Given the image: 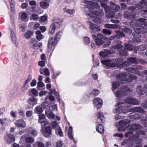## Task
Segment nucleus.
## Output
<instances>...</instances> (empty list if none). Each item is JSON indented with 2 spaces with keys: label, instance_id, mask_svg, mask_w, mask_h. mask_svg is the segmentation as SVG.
<instances>
[{
  "label": "nucleus",
  "instance_id": "nucleus-3",
  "mask_svg": "<svg viewBox=\"0 0 147 147\" xmlns=\"http://www.w3.org/2000/svg\"><path fill=\"white\" fill-rule=\"evenodd\" d=\"M127 76V74L125 72L121 73L118 74L117 76V80L119 81V82L115 81L112 84L113 88L112 90L114 91L118 87L120 84L122 85L123 82L131 81V80L136 79V78L134 75L132 74L130 75L129 77V79H128L125 78Z\"/></svg>",
  "mask_w": 147,
  "mask_h": 147
},
{
  "label": "nucleus",
  "instance_id": "nucleus-25",
  "mask_svg": "<svg viewBox=\"0 0 147 147\" xmlns=\"http://www.w3.org/2000/svg\"><path fill=\"white\" fill-rule=\"evenodd\" d=\"M131 111H136L140 113L144 112V110L142 108L138 107L133 108L129 109V112Z\"/></svg>",
  "mask_w": 147,
  "mask_h": 147
},
{
  "label": "nucleus",
  "instance_id": "nucleus-49",
  "mask_svg": "<svg viewBox=\"0 0 147 147\" xmlns=\"http://www.w3.org/2000/svg\"><path fill=\"white\" fill-rule=\"evenodd\" d=\"M32 94L35 96H37L38 95V91L35 88H32L30 90Z\"/></svg>",
  "mask_w": 147,
  "mask_h": 147
},
{
  "label": "nucleus",
  "instance_id": "nucleus-39",
  "mask_svg": "<svg viewBox=\"0 0 147 147\" xmlns=\"http://www.w3.org/2000/svg\"><path fill=\"white\" fill-rule=\"evenodd\" d=\"M125 48L126 50H131L133 49V47L130 44H125Z\"/></svg>",
  "mask_w": 147,
  "mask_h": 147
},
{
  "label": "nucleus",
  "instance_id": "nucleus-32",
  "mask_svg": "<svg viewBox=\"0 0 147 147\" xmlns=\"http://www.w3.org/2000/svg\"><path fill=\"white\" fill-rule=\"evenodd\" d=\"M40 6L43 9H46L49 6V3L47 2H41L40 3Z\"/></svg>",
  "mask_w": 147,
  "mask_h": 147
},
{
  "label": "nucleus",
  "instance_id": "nucleus-16",
  "mask_svg": "<svg viewBox=\"0 0 147 147\" xmlns=\"http://www.w3.org/2000/svg\"><path fill=\"white\" fill-rule=\"evenodd\" d=\"M14 124L16 126L22 128L25 127L26 125L25 122L22 119L16 120Z\"/></svg>",
  "mask_w": 147,
  "mask_h": 147
},
{
  "label": "nucleus",
  "instance_id": "nucleus-17",
  "mask_svg": "<svg viewBox=\"0 0 147 147\" xmlns=\"http://www.w3.org/2000/svg\"><path fill=\"white\" fill-rule=\"evenodd\" d=\"M18 18L22 21L25 22L28 20V15L24 12H20L19 13Z\"/></svg>",
  "mask_w": 147,
  "mask_h": 147
},
{
  "label": "nucleus",
  "instance_id": "nucleus-56",
  "mask_svg": "<svg viewBox=\"0 0 147 147\" xmlns=\"http://www.w3.org/2000/svg\"><path fill=\"white\" fill-rule=\"evenodd\" d=\"M44 84L41 81H39L37 84V88L38 89L39 88L43 87L44 86Z\"/></svg>",
  "mask_w": 147,
  "mask_h": 147
},
{
  "label": "nucleus",
  "instance_id": "nucleus-37",
  "mask_svg": "<svg viewBox=\"0 0 147 147\" xmlns=\"http://www.w3.org/2000/svg\"><path fill=\"white\" fill-rule=\"evenodd\" d=\"M33 32L31 31H27L24 34V36L26 39L30 38L32 36Z\"/></svg>",
  "mask_w": 147,
  "mask_h": 147
},
{
  "label": "nucleus",
  "instance_id": "nucleus-13",
  "mask_svg": "<svg viewBox=\"0 0 147 147\" xmlns=\"http://www.w3.org/2000/svg\"><path fill=\"white\" fill-rule=\"evenodd\" d=\"M4 140L7 144H10L14 141L15 138L14 136L11 134H7L4 136Z\"/></svg>",
  "mask_w": 147,
  "mask_h": 147
},
{
  "label": "nucleus",
  "instance_id": "nucleus-59",
  "mask_svg": "<svg viewBox=\"0 0 147 147\" xmlns=\"http://www.w3.org/2000/svg\"><path fill=\"white\" fill-rule=\"evenodd\" d=\"M29 88V86L28 84H24L22 87V90L24 91L27 90Z\"/></svg>",
  "mask_w": 147,
  "mask_h": 147
},
{
  "label": "nucleus",
  "instance_id": "nucleus-15",
  "mask_svg": "<svg viewBox=\"0 0 147 147\" xmlns=\"http://www.w3.org/2000/svg\"><path fill=\"white\" fill-rule=\"evenodd\" d=\"M102 104V101L100 98H96L93 100V104L94 107H96L98 109L100 108Z\"/></svg>",
  "mask_w": 147,
  "mask_h": 147
},
{
  "label": "nucleus",
  "instance_id": "nucleus-24",
  "mask_svg": "<svg viewBox=\"0 0 147 147\" xmlns=\"http://www.w3.org/2000/svg\"><path fill=\"white\" fill-rule=\"evenodd\" d=\"M27 130L28 131V133L30 134L32 136L35 137L36 136L37 131L34 129L30 127Z\"/></svg>",
  "mask_w": 147,
  "mask_h": 147
},
{
  "label": "nucleus",
  "instance_id": "nucleus-22",
  "mask_svg": "<svg viewBox=\"0 0 147 147\" xmlns=\"http://www.w3.org/2000/svg\"><path fill=\"white\" fill-rule=\"evenodd\" d=\"M97 122L98 123L100 122H103L105 121L104 117L102 113L100 112H98L97 115Z\"/></svg>",
  "mask_w": 147,
  "mask_h": 147
},
{
  "label": "nucleus",
  "instance_id": "nucleus-19",
  "mask_svg": "<svg viewBox=\"0 0 147 147\" xmlns=\"http://www.w3.org/2000/svg\"><path fill=\"white\" fill-rule=\"evenodd\" d=\"M88 24L89 25V28L91 29L92 31L95 32H96L100 30L98 26L94 25L92 23L90 22H88Z\"/></svg>",
  "mask_w": 147,
  "mask_h": 147
},
{
  "label": "nucleus",
  "instance_id": "nucleus-44",
  "mask_svg": "<svg viewBox=\"0 0 147 147\" xmlns=\"http://www.w3.org/2000/svg\"><path fill=\"white\" fill-rule=\"evenodd\" d=\"M62 33L61 32H57L56 34L55 37V38L58 41L61 36Z\"/></svg>",
  "mask_w": 147,
  "mask_h": 147
},
{
  "label": "nucleus",
  "instance_id": "nucleus-58",
  "mask_svg": "<svg viewBox=\"0 0 147 147\" xmlns=\"http://www.w3.org/2000/svg\"><path fill=\"white\" fill-rule=\"evenodd\" d=\"M52 126L55 129V128H57V127H59L58 125V124L55 121L53 122L52 123Z\"/></svg>",
  "mask_w": 147,
  "mask_h": 147
},
{
  "label": "nucleus",
  "instance_id": "nucleus-20",
  "mask_svg": "<svg viewBox=\"0 0 147 147\" xmlns=\"http://www.w3.org/2000/svg\"><path fill=\"white\" fill-rule=\"evenodd\" d=\"M133 133L131 131L127 132L125 134V136L126 137H129V140H135L136 139L138 138L139 137V136L138 135H137V136L134 135L133 136Z\"/></svg>",
  "mask_w": 147,
  "mask_h": 147
},
{
  "label": "nucleus",
  "instance_id": "nucleus-12",
  "mask_svg": "<svg viewBox=\"0 0 147 147\" xmlns=\"http://www.w3.org/2000/svg\"><path fill=\"white\" fill-rule=\"evenodd\" d=\"M57 43V41L55 38L53 39L52 38H51L48 41V48L50 49L54 50V47Z\"/></svg>",
  "mask_w": 147,
  "mask_h": 147
},
{
  "label": "nucleus",
  "instance_id": "nucleus-5",
  "mask_svg": "<svg viewBox=\"0 0 147 147\" xmlns=\"http://www.w3.org/2000/svg\"><path fill=\"white\" fill-rule=\"evenodd\" d=\"M54 22L52 23L49 28V32L52 34L54 33L56 28H59L60 24L63 21L61 19L57 18L54 19Z\"/></svg>",
  "mask_w": 147,
  "mask_h": 147
},
{
  "label": "nucleus",
  "instance_id": "nucleus-51",
  "mask_svg": "<svg viewBox=\"0 0 147 147\" xmlns=\"http://www.w3.org/2000/svg\"><path fill=\"white\" fill-rule=\"evenodd\" d=\"M29 4L30 5L33 6L32 7V8H34L36 6V2L35 1L32 0L29 2Z\"/></svg>",
  "mask_w": 147,
  "mask_h": 147
},
{
  "label": "nucleus",
  "instance_id": "nucleus-55",
  "mask_svg": "<svg viewBox=\"0 0 147 147\" xmlns=\"http://www.w3.org/2000/svg\"><path fill=\"white\" fill-rule=\"evenodd\" d=\"M38 16L36 14H33L32 15L31 18L30 20H36L38 19Z\"/></svg>",
  "mask_w": 147,
  "mask_h": 147
},
{
  "label": "nucleus",
  "instance_id": "nucleus-10",
  "mask_svg": "<svg viewBox=\"0 0 147 147\" xmlns=\"http://www.w3.org/2000/svg\"><path fill=\"white\" fill-rule=\"evenodd\" d=\"M123 47V45H121L119 43L117 45L115 46H113L112 47V51H113V49L115 50H117L120 54L121 56H126L127 54V52L126 51H121V49Z\"/></svg>",
  "mask_w": 147,
  "mask_h": 147
},
{
  "label": "nucleus",
  "instance_id": "nucleus-2",
  "mask_svg": "<svg viewBox=\"0 0 147 147\" xmlns=\"http://www.w3.org/2000/svg\"><path fill=\"white\" fill-rule=\"evenodd\" d=\"M130 122V121L128 119L122 120L119 122L116 123V125L118 127V130L120 132L124 131L127 128L131 131L141 128V126L138 124H133L129 126V123Z\"/></svg>",
  "mask_w": 147,
  "mask_h": 147
},
{
  "label": "nucleus",
  "instance_id": "nucleus-54",
  "mask_svg": "<svg viewBox=\"0 0 147 147\" xmlns=\"http://www.w3.org/2000/svg\"><path fill=\"white\" fill-rule=\"evenodd\" d=\"M146 45H143L140 46L139 47H138V50L140 51H142L145 50L146 48Z\"/></svg>",
  "mask_w": 147,
  "mask_h": 147
},
{
  "label": "nucleus",
  "instance_id": "nucleus-63",
  "mask_svg": "<svg viewBox=\"0 0 147 147\" xmlns=\"http://www.w3.org/2000/svg\"><path fill=\"white\" fill-rule=\"evenodd\" d=\"M38 65L42 67L45 66V61H40L38 63Z\"/></svg>",
  "mask_w": 147,
  "mask_h": 147
},
{
  "label": "nucleus",
  "instance_id": "nucleus-28",
  "mask_svg": "<svg viewBox=\"0 0 147 147\" xmlns=\"http://www.w3.org/2000/svg\"><path fill=\"white\" fill-rule=\"evenodd\" d=\"M55 133L57 135L61 137H62L63 136V133L60 127H57V128H55Z\"/></svg>",
  "mask_w": 147,
  "mask_h": 147
},
{
  "label": "nucleus",
  "instance_id": "nucleus-64",
  "mask_svg": "<svg viewBox=\"0 0 147 147\" xmlns=\"http://www.w3.org/2000/svg\"><path fill=\"white\" fill-rule=\"evenodd\" d=\"M63 146L62 142L59 140L57 142L56 145V147H61Z\"/></svg>",
  "mask_w": 147,
  "mask_h": 147
},
{
  "label": "nucleus",
  "instance_id": "nucleus-38",
  "mask_svg": "<svg viewBox=\"0 0 147 147\" xmlns=\"http://www.w3.org/2000/svg\"><path fill=\"white\" fill-rule=\"evenodd\" d=\"M105 27L106 28L114 29L117 27V24H106L105 25Z\"/></svg>",
  "mask_w": 147,
  "mask_h": 147
},
{
  "label": "nucleus",
  "instance_id": "nucleus-48",
  "mask_svg": "<svg viewBox=\"0 0 147 147\" xmlns=\"http://www.w3.org/2000/svg\"><path fill=\"white\" fill-rule=\"evenodd\" d=\"M41 105L44 108L49 109L50 107V105L46 102H44L41 104Z\"/></svg>",
  "mask_w": 147,
  "mask_h": 147
},
{
  "label": "nucleus",
  "instance_id": "nucleus-45",
  "mask_svg": "<svg viewBox=\"0 0 147 147\" xmlns=\"http://www.w3.org/2000/svg\"><path fill=\"white\" fill-rule=\"evenodd\" d=\"M46 86L47 89L50 91V93H52L55 92V89H51V85L50 84H47L46 85Z\"/></svg>",
  "mask_w": 147,
  "mask_h": 147
},
{
  "label": "nucleus",
  "instance_id": "nucleus-36",
  "mask_svg": "<svg viewBox=\"0 0 147 147\" xmlns=\"http://www.w3.org/2000/svg\"><path fill=\"white\" fill-rule=\"evenodd\" d=\"M124 16L125 18L129 19H131L134 18V16L132 13L128 12L125 13Z\"/></svg>",
  "mask_w": 147,
  "mask_h": 147
},
{
  "label": "nucleus",
  "instance_id": "nucleus-47",
  "mask_svg": "<svg viewBox=\"0 0 147 147\" xmlns=\"http://www.w3.org/2000/svg\"><path fill=\"white\" fill-rule=\"evenodd\" d=\"M125 34L121 32L120 31H118L116 34L115 35V37L116 38H119L121 37L124 36Z\"/></svg>",
  "mask_w": 147,
  "mask_h": 147
},
{
  "label": "nucleus",
  "instance_id": "nucleus-27",
  "mask_svg": "<svg viewBox=\"0 0 147 147\" xmlns=\"http://www.w3.org/2000/svg\"><path fill=\"white\" fill-rule=\"evenodd\" d=\"M32 51L33 52L32 55H36L37 53V51L36 50L38 49L39 48L37 45L36 44H33L32 46Z\"/></svg>",
  "mask_w": 147,
  "mask_h": 147
},
{
  "label": "nucleus",
  "instance_id": "nucleus-8",
  "mask_svg": "<svg viewBox=\"0 0 147 147\" xmlns=\"http://www.w3.org/2000/svg\"><path fill=\"white\" fill-rule=\"evenodd\" d=\"M92 37L95 40L96 44L97 46L101 45L105 42L104 40L105 38L103 35L100 33L97 34V36L92 35Z\"/></svg>",
  "mask_w": 147,
  "mask_h": 147
},
{
  "label": "nucleus",
  "instance_id": "nucleus-34",
  "mask_svg": "<svg viewBox=\"0 0 147 147\" xmlns=\"http://www.w3.org/2000/svg\"><path fill=\"white\" fill-rule=\"evenodd\" d=\"M109 53L108 50H105L104 51L100 52L99 53V55L101 57H106L108 55Z\"/></svg>",
  "mask_w": 147,
  "mask_h": 147
},
{
  "label": "nucleus",
  "instance_id": "nucleus-4",
  "mask_svg": "<svg viewBox=\"0 0 147 147\" xmlns=\"http://www.w3.org/2000/svg\"><path fill=\"white\" fill-rule=\"evenodd\" d=\"M145 21V20L144 19L141 18L138 19L136 22L137 24H135V26L139 28H134V30L136 32L133 33V35L134 38V41L136 42H139L141 41V40L140 39L141 35L139 34L138 33H142L143 32H141V31L143 29V28H139V27H141L142 24L144 23Z\"/></svg>",
  "mask_w": 147,
  "mask_h": 147
},
{
  "label": "nucleus",
  "instance_id": "nucleus-26",
  "mask_svg": "<svg viewBox=\"0 0 147 147\" xmlns=\"http://www.w3.org/2000/svg\"><path fill=\"white\" fill-rule=\"evenodd\" d=\"M96 129L98 132L102 134L104 133L103 126L102 124H98L96 126Z\"/></svg>",
  "mask_w": 147,
  "mask_h": 147
},
{
  "label": "nucleus",
  "instance_id": "nucleus-41",
  "mask_svg": "<svg viewBox=\"0 0 147 147\" xmlns=\"http://www.w3.org/2000/svg\"><path fill=\"white\" fill-rule=\"evenodd\" d=\"M26 142L29 143H32L34 142V138L30 137H27L25 140Z\"/></svg>",
  "mask_w": 147,
  "mask_h": 147
},
{
  "label": "nucleus",
  "instance_id": "nucleus-52",
  "mask_svg": "<svg viewBox=\"0 0 147 147\" xmlns=\"http://www.w3.org/2000/svg\"><path fill=\"white\" fill-rule=\"evenodd\" d=\"M99 93V90H93L91 92V94L93 96H96Z\"/></svg>",
  "mask_w": 147,
  "mask_h": 147
},
{
  "label": "nucleus",
  "instance_id": "nucleus-33",
  "mask_svg": "<svg viewBox=\"0 0 147 147\" xmlns=\"http://www.w3.org/2000/svg\"><path fill=\"white\" fill-rule=\"evenodd\" d=\"M42 109L41 107L37 106L35 108L34 111L36 113L40 114L42 112Z\"/></svg>",
  "mask_w": 147,
  "mask_h": 147
},
{
  "label": "nucleus",
  "instance_id": "nucleus-6",
  "mask_svg": "<svg viewBox=\"0 0 147 147\" xmlns=\"http://www.w3.org/2000/svg\"><path fill=\"white\" fill-rule=\"evenodd\" d=\"M101 63L107 68L113 67L116 66L118 63L115 59H107L101 61Z\"/></svg>",
  "mask_w": 147,
  "mask_h": 147
},
{
  "label": "nucleus",
  "instance_id": "nucleus-43",
  "mask_svg": "<svg viewBox=\"0 0 147 147\" xmlns=\"http://www.w3.org/2000/svg\"><path fill=\"white\" fill-rule=\"evenodd\" d=\"M136 91L138 94L141 95L143 94V92L141 86H137L136 88Z\"/></svg>",
  "mask_w": 147,
  "mask_h": 147
},
{
  "label": "nucleus",
  "instance_id": "nucleus-14",
  "mask_svg": "<svg viewBox=\"0 0 147 147\" xmlns=\"http://www.w3.org/2000/svg\"><path fill=\"white\" fill-rule=\"evenodd\" d=\"M126 107H123L122 106H119V107L115 109V113H118L119 112H123V114H125L126 113L129 112V109L127 108L129 107L130 106L127 105Z\"/></svg>",
  "mask_w": 147,
  "mask_h": 147
},
{
  "label": "nucleus",
  "instance_id": "nucleus-46",
  "mask_svg": "<svg viewBox=\"0 0 147 147\" xmlns=\"http://www.w3.org/2000/svg\"><path fill=\"white\" fill-rule=\"evenodd\" d=\"M64 11L69 14H73L75 12V10L73 9H67L66 8H65L64 9Z\"/></svg>",
  "mask_w": 147,
  "mask_h": 147
},
{
  "label": "nucleus",
  "instance_id": "nucleus-18",
  "mask_svg": "<svg viewBox=\"0 0 147 147\" xmlns=\"http://www.w3.org/2000/svg\"><path fill=\"white\" fill-rule=\"evenodd\" d=\"M125 102L129 104L137 105L139 104L138 101L136 99L129 97L126 98L124 100Z\"/></svg>",
  "mask_w": 147,
  "mask_h": 147
},
{
  "label": "nucleus",
  "instance_id": "nucleus-42",
  "mask_svg": "<svg viewBox=\"0 0 147 147\" xmlns=\"http://www.w3.org/2000/svg\"><path fill=\"white\" fill-rule=\"evenodd\" d=\"M111 8L115 12H117L120 9L119 6L114 4H113V5L112 6Z\"/></svg>",
  "mask_w": 147,
  "mask_h": 147
},
{
  "label": "nucleus",
  "instance_id": "nucleus-35",
  "mask_svg": "<svg viewBox=\"0 0 147 147\" xmlns=\"http://www.w3.org/2000/svg\"><path fill=\"white\" fill-rule=\"evenodd\" d=\"M121 29L122 31L125 32L128 34H130L131 32V30L128 28H126L125 26H123L121 27Z\"/></svg>",
  "mask_w": 147,
  "mask_h": 147
},
{
  "label": "nucleus",
  "instance_id": "nucleus-21",
  "mask_svg": "<svg viewBox=\"0 0 147 147\" xmlns=\"http://www.w3.org/2000/svg\"><path fill=\"white\" fill-rule=\"evenodd\" d=\"M38 100L36 98L31 97L28 98L27 101L29 104L32 106L37 104Z\"/></svg>",
  "mask_w": 147,
  "mask_h": 147
},
{
  "label": "nucleus",
  "instance_id": "nucleus-1",
  "mask_svg": "<svg viewBox=\"0 0 147 147\" xmlns=\"http://www.w3.org/2000/svg\"><path fill=\"white\" fill-rule=\"evenodd\" d=\"M84 3L87 4L86 5L89 9L90 13H88V15L92 19L93 21L97 24H101L103 20L100 18L99 17L103 16L104 13L102 9H99L98 5H96V6L94 5V4L91 2L84 1Z\"/></svg>",
  "mask_w": 147,
  "mask_h": 147
},
{
  "label": "nucleus",
  "instance_id": "nucleus-61",
  "mask_svg": "<svg viewBox=\"0 0 147 147\" xmlns=\"http://www.w3.org/2000/svg\"><path fill=\"white\" fill-rule=\"evenodd\" d=\"M103 32L104 34H108L109 35H110L111 34V32L110 30L107 29H103Z\"/></svg>",
  "mask_w": 147,
  "mask_h": 147
},
{
  "label": "nucleus",
  "instance_id": "nucleus-31",
  "mask_svg": "<svg viewBox=\"0 0 147 147\" xmlns=\"http://www.w3.org/2000/svg\"><path fill=\"white\" fill-rule=\"evenodd\" d=\"M99 1H100L99 4L101 5L102 7L104 8L105 12H108L110 10L109 7H108L106 4L103 2H101L99 0Z\"/></svg>",
  "mask_w": 147,
  "mask_h": 147
},
{
  "label": "nucleus",
  "instance_id": "nucleus-7",
  "mask_svg": "<svg viewBox=\"0 0 147 147\" xmlns=\"http://www.w3.org/2000/svg\"><path fill=\"white\" fill-rule=\"evenodd\" d=\"M129 90V88L123 86H122L121 90H119L115 92V94L117 97L120 98L126 95L127 94L126 91H128Z\"/></svg>",
  "mask_w": 147,
  "mask_h": 147
},
{
  "label": "nucleus",
  "instance_id": "nucleus-30",
  "mask_svg": "<svg viewBox=\"0 0 147 147\" xmlns=\"http://www.w3.org/2000/svg\"><path fill=\"white\" fill-rule=\"evenodd\" d=\"M38 123L41 124V127L47 125L49 123L48 121L46 120L45 119H40V120L38 119Z\"/></svg>",
  "mask_w": 147,
  "mask_h": 147
},
{
  "label": "nucleus",
  "instance_id": "nucleus-9",
  "mask_svg": "<svg viewBox=\"0 0 147 147\" xmlns=\"http://www.w3.org/2000/svg\"><path fill=\"white\" fill-rule=\"evenodd\" d=\"M41 131L44 136L46 137H48L52 134L51 129L49 126L41 127Z\"/></svg>",
  "mask_w": 147,
  "mask_h": 147
},
{
  "label": "nucleus",
  "instance_id": "nucleus-57",
  "mask_svg": "<svg viewBox=\"0 0 147 147\" xmlns=\"http://www.w3.org/2000/svg\"><path fill=\"white\" fill-rule=\"evenodd\" d=\"M1 125H3L5 123H6L8 121L9 119L7 118L1 119Z\"/></svg>",
  "mask_w": 147,
  "mask_h": 147
},
{
  "label": "nucleus",
  "instance_id": "nucleus-62",
  "mask_svg": "<svg viewBox=\"0 0 147 147\" xmlns=\"http://www.w3.org/2000/svg\"><path fill=\"white\" fill-rule=\"evenodd\" d=\"M39 114V118L38 119H39V120H40V119H45V115L41 113Z\"/></svg>",
  "mask_w": 147,
  "mask_h": 147
},
{
  "label": "nucleus",
  "instance_id": "nucleus-11",
  "mask_svg": "<svg viewBox=\"0 0 147 147\" xmlns=\"http://www.w3.org/2000/svg\"><path fill=\"white\" fill-rule=\"evenodd\" d=\"M10 32V35L11 39L13 42L16 44V43L17 39L15 35V26H12L10 27L9 29Z\"/></svg>",
  "mask_w": 147,
  "mask_h": 147
},
{
  "label": "nucleus",
  "instance_id": "nucleus-23",
  "mask_svg": "<svg viewBox=\"0 0 147 147\" xmlns=\"http://www.w3.org/2000/svg\"><path fill=\"white\" fill-rule=\"evenodd\" d=\"M137 61L135 58L130 57L128 59L127 61H126L124 63V65H128L129 64L131 63H137Z\"/></svg>",
  "mask_w": 147,
  "mask_h": 147
},
{
  "label": "nucleus",
  "instance_id": "nucleus-50",
  "mask_svg": "<svg viewBox=\"0 0 147 147\" xmlns=\"http://www.w3.org/2000/svg\"><path fill=\"white\" fill-rule=\"evenodd\" d=\"M84 42L85 45H88L90 42V39L88 37H85L84 39Z\"/></svg>",
  "mask_w": 147,
  "mask_h": 147
},
{
  "label": "nucleus",
  "instance_id": "nucleus-40",
  "mask_svg": "<svg viewBox=\"0 0 147 147\" xmlns=\"http://www.w3.org/2000/svg\"><path fill=\"white\" fill-rule=\"evenodd\" d=\"M131 118L133 119L137 120L141 117V115L139 114H136L134 115H132L130 116Z\"/></svg>",
  "mask_w": 147,
  "mask_h": 147
},
{
  "label": "nucleus",
  "instance_id": "nucleus-60",
  "mask_svg": "<svg viewBox=\"0 0 147 147\" xmlns=\"http://www.w3.org/2000/svg\"><path fill=\"white\" fill-rule=\"evenodd\" d=\"M32 111H28L26 112V115L27 117H29L32 115Z\"/></svg>",
  "mask_w": 147,
  "mask_h": 147
},
{
  "label": "nucleus",
  "instance_id": "nucleus-53",
  "mask_svg": "<svg viewBox=\"0 0 147 147\" xmlns=\"http://www.w3.org/2000/svg\"><path fill=\"white\" fill-rule=\"evenodd\" d=\"M46 114L48 118L53 119L55 117V115L53 112L49 113L46 112Z\"/></svg>",
  "mask_w": 147,
  "mask_h": 147
},
{
  "label": "nucleus",
  "instance_id": "nucleus-29",
  "mask_svg": "<svg viewBox=\"0 0 147 147\" xmlns=\"http://www.w3.org/2000/svg\"><path fill=\"white\" fill-rule=\"evenodd\" d=\"M36 38L38 40H40L44 38V36L41 34L40 31L38 30L36 31Z\"/></svg>",
  "mask_w": 147,
  "mask_h": 147
}]
</instances>
